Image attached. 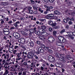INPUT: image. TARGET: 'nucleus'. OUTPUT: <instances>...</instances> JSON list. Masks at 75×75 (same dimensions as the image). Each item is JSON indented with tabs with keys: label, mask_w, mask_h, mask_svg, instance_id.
I'll return each mask as SVG.
<instances>
[{
	"label": "nucleus",
	"mask_w": 75,
	"mask_h": 75,
	"mask_svg": "<svg viewBox=\"0 0 75 75\" xmlns=\"http://www.w3.org/2000/svg\"><path fill=\"white\" fill-rule=\"evenodd\" d=\"M32 9V7L30 6H29V7H26L23 9L25 11H27L28 13L29 14H33L34 13V12L33 10H31Z\"/></svg>",
	"instance_id": "1"
},
{
	"label": "nucleus",
	"mask_w": 75,
	"mask_h": 75,
	"mask_svg": "<svg viewBox=\"0 0 75 75\" xmlns=\"http://www.w3.org/2000/svg\"><path fill=\"white\" fill-rule=\"evenodd\" d=\"M58 38L59 40H60V41L61 42L64 43V42H66L65 39L64 37V36H63L60 35L58 37Z\"/></svg>",
	"instance_id": "2"
},
{
	"label": "nucleus",
	"mask_w": 75,
	"mask_h": 75,
	"mask_svg": "<svg viewBox=\"0 0 75 75\" xmlns=\"http://www.w3.org/2000/svg\"><path fill=\"white\" fill-rule=\"evenodd\" d=\"M60 57L59 58V59L61 61L63 62L64 63H65L66 62V61L65 60V58L64 57V55L63 54H60Z\"/></svg>",
	"instance_id": "3"
},
{
	"label": "nucleus",
	"mask_w": 75,
	"mask_h": 75,
	"mask_svg": "<svg viewBox=\"0 0 75 75\" xmlns=\"http://www.w3.org/2000/svg\"><path fill=\"white\" fill-rule=\"evenodd\" d=\"M54 15L52 13L50 14L47 15L46 18L48 20H52L54 19Z\"/></svg>",
	"instance_id": "4"
},
{
	"label": "nucleus",
	"mask_w": 75,
	"mask_h": 75,
	"mask_svg": "<svg viewBox=\"0 0 75 75\" xmlns=\"http://www.w3.org/2000/svg\"><path fill=\"white\" fill-rule=\"evenodd\" d=\"M13 35L16 39H19L20 38V35L17 32L13 33Z\"/></svg>",
	"instance_id": "5"
},
{
	"label": "nucleus",
	"mask_w": 75,
	"mask_h": 75,
	"mask_svg": "<svg viewBox=\"0 0 75 75\" xmlns=\"http://www.w3.org/2000/svg\"><path fill=\"white\" fill-rule=\"evenodd\" d=\"M34 54L33 53H29L27 55V57L29 59H30L31 58H33V57H34Z\"/></svg>",
	"instance_id": "6"
},
{
	"label": "nucleus",
	"mask_w": 75,
	"mask_h": 75,
	"mask_svg": "<svg viewBox=\"0 0 75 75\" xmlns=\"http://www.w3.org/2000/svg\"><path fill=\"white\" fill-rule=\"evenodd\" d=\"M48 40L50 42H52L54 41V38L52 36H49L48 37Z\"/></svg>",
	"instance_id": "7"
},
{
	"label": "nucleus",
	"mask_w": 75,
	"mask_h": 75,
	"mask_svg": "<svg viewBox=\"0 0 75 75\" xmlns=\"http://www.w3.org/2000/svg\"><path fill=\"white\" fill-rule=\"evenodd\" d=\"M37 49L38 50V51L41 53H44V50L42 48V47L38 46L37 47Z\"/></svg>",
	"instance_id": "8"
},
{
	"label": "nucleus",
	"mask_w": 75,
	"mask_h": 75,
	"mask_svg": "<svg viewBox=\"0 0 75 75\" xmlns=\"http://www.w3.org/2000/svg\"><path fill=\"white\" fill-rule=\"evenodd\" d=\"M49 61H50V62H54L55 60V59L52 56H49L48 58Z\"/></svg>",
	"instance_id": "9"
},
{
	"label": "nucleus",
	"mask_w": 75,
	"mask_h": 75,
	"mask_svg": "<svg viewBox=\"0 0 75 75\" xmlns=\"http://www.w3.org/2000/svg\"><path fill=\"white\" fill-rule=\"evenodd\" d=\"M1 6H8V3L6 2H1Z\"/></svg>",
	"instance_id": "10"
},
{
	"label": "nucleus",
	"mask_w": 75,
	"mask_h": 75,
	"mask_svg": "<svg viewBox=\"0 0 75 75\" xmlns=\"http://www.w3.org/2000/svg\"><path fill=\"white\" fill-rule=\"evenodd\" d=\"M54 13L55 15H60L61 14V13L59 11L57 10H56L54 11Z\"/></svg>",
	"instance_id": "11"
},
{
	"label": "nucleus",
	"mask_w": 75,
	"mask_h": 75,
	"mask_svg": "<svg viewBox=\"0 0 75 75\" xmlns=\"http://www.w3.org/2000/svg\"><path fill=\"white\" fill-rule=\"evenodd\" d=\"M3 33L5 35H8L10 33V31H8V30L5 31V32H3Z\"/></svg>",
	"instance_id": "12"
},
{
	"label": "nucleus",
	"mask_w": 75,
	"mask_h": 75,
	"mask_svg": "<svg viewBox=\"0 0 75 75\" xmlns=\"http://www.w3.org/2000/svg\"><path fill=\"white\" fill-rule=\"evenodd\" d=\"M29 44L30 45V47L31 48H33V47H34V42H29Z\"/></svg>",
	"instance_id": "13"
},
{
	"label": "nucleus",
	"mask_w": 75,
	"mask_h": 75,
	"mask_svg": "<svg viewBox=\"0 0 75 75\" xmlns=\"http://www.w3.org/2000/svg\"><path fill=\"white\" fill-rule=\"evenodd\" d=\"M40 46L41 47V48H43L44 50H46V48H45V45H44L43 44L41 43L40 44Z\"/></svg>",
	"instance_id": "14"
},
{
	"label": "nucleus",
	"mask_w": 75,
	"mask_h": 75,
	"mask_svg": "<svg viewBox=\"0 0 75 75\" xmlns=\"http://www.w3.org/2000/svg\"><path fill=\"white\" fill-rule=\"evenodd\" d=\"M54 7L52 6H50V7H48L47 10H48V11H51V9L53 8Z\"/></svg>",
	"instance_id": "15"
},
{
	"label": "nucleus",
	"mask_w": 75,
	"mask_h": 75,
	"mask_svg": "<svg viewBox=\"0 0 75 75\" xmlns=\"http://www.w3.org/2000/svg\"><path fill=\"white\" fill-rule=\"evenodd\" d=\"M25 39L23 38H21V43L22 44H25Z\"/></svg>",
	"instance_id": "16"
},
{
	"label": "nucleus",
	"mask_w": 75,
	"mask_h": 75,
	"mask_svg": "<svg viewBox=\"0 0 75 75\" xmlns=\"http://www.w3.org/2000/svg\"><path fill=\"white\" fill-rule=\"evenodd\" d=\"M57 34V32L55 30L53 32V34L55 37H57V35H56Z\"/></svg>",
	"instance_id": "17"
},
{
	"label": "nucleus",
	"mask_w": 75,
	"mask_h": 75,
	"mask_svg": "<svg viewBox=\"0 0 75 75\" xmlns=\"http://www.w3.org/2000/svg\"><path fill=\"white\" fill-rule=\"evenodd\" d=\"M20 24V22L19 21L16 22L15 23L13 24V25L15 27L17 28L18 27V25L17 24Z\"/></svg>",
	"instance_id": "18"
},
{
	"label": "nucleus",
	"mask_w": 75,
	"mask_h": 75,
	"mask_svg": "<svg viewBox=\"0 0 75 75\" xmlns=\"http://www.w3.org/2000/svg\"><path fill=\"white\" fill-rule=\"evenodd\" d=\"M55 56L56 57H57L59 59L60 56V54L58 53H56L55 54Z\"/></svg>",
	"instance_id": "19"
},
{
	"label": "nucleus",
	"mask_w": 75,
	"mask_h": 75,
	"mask_svg": "<svg viewBox=\"0 0 75 75\" xmlns=\"http://www.w3.org/2000/svg\"><path fill=\"white\" fill-rule=\"evenodd\" d=\"M60 63H61V62L60 61H58L57 63L55 64V65L56 67H59V64H60Z\"/></svg>",
	"instance_id": "20"
},
{
	"label": "nucleus",
	"mask_w": 75,
	"mask_h": 75,
	"mask_svg": "<svg viewBox=\"0 0 75 75\" xmlns=\"http://www.w3.org/2000/svg\"><path fill=\"white\" fill-rule=\"evenodd\" d=\"M28 31L30 32V33H34V30L32 28L31 29H28Z\"/></svg>",
	"instance_id": "21"
},
{
	"label": "nucleus",
	"mask_w": 75,
	"mask_h": 75,
	"mask_svg": "<svg viewBox=\"0 0 75 75\" xmlns=\"http://www.w3.org/2000/svg\"><path fill=\"white\" fill-rule=\"evenodd\" d=\"M63 67H64V65H63V64H62L60 62V64H59V68H63Z\"/></svg>",
	"instance_id": "22"
},
{
	"label": "nucleus",
	"mask_w": 75,
	"mask_h": 75,
	"mask_svg": "<svg viewBox=\"0 0 75 75\" xmlns=\"http://www.w3.org/2000/svg\"><path fill=\"white\" fill-rule=\"evenodd\" d=\"M39 38L42 40H45V38L44 37L42 36H40Z\"/></svg>",
	"instance_id": "23"
},
{
	"label": "nucleus",
	"mask_w": 75,
	"mask_h": 75,
	"mask_svg": "<svg viewBox=\"0 0 75 75\" xmlns=\"http://www.w3.org/2000/svg\"><path fill=\"white\" fill-rule=\"evenodd\" d=\"M67 57L68 59L70 60V61H73L74 60V59L73 58L70 57V56L69 55L67 56V57Z\"/></svg>",
	"instance_id": "24"
},
{
	"label": "nucleus",
	"mask_w": 75,
	"mask_h": 75,
	"mask_svg": "<svg viewBox=\"0 0 75 75\" xmlns=\"http://www.w3.org/2000/svg\"><path fill=\"white\" fill-rule=\"evenodd\" d=\"M35 34H36L37 35H40L41 34V32H40L38 31H36V32H35Z\"/></svg>",
	"instance_id": "25"
},
{
	"label": "nucleus",
	"mask_w": 75,
	"mask_h": 75,
	"mask_svg": "<svg viewBox=\"0 0 75 75\" xmlns=\"http://www.w3.org/2000/svg\"><path fill=\"white\" fill-rule=\"evenodd\" d=\"M48 30L50 32V33H52V32L53 31V29H52V28H49Z\"/></svg>",
	"instance_id": "26"
},
{
	"label": "nucleus",
	"mask_w": 75,
	"mask_h": 75,
	"mask_svg": "<svg viewBox=\"0 0 75 75\" xmlns=\"http://www.w3.org/2000/svg\"><path fill=\"white\" fill-rule=\"evenodd\" d=\"M3 56H4V59H6V58H7V56H6V54H2V58H3Z\"/></svg>",
	"instance_id": "27"
},
{
	"label": "nucleus",
	"mask_w": 75,
	"mask_h": 75,
	"mask_svg": "<svg viewBox=\"0 0 75 75\" xmlns=\"http://www.w3.org/2000/svg\"><path fill=\"white\" fill-rule=\"evenodd\" d=\"M5 31H10V29L8 28H4V30L3 32H5Z\"/></svg>",
	"instance_id": "28"
},
{
	"label": "nucleus",
	"mask_w": 75,
	"mask_h": 75,
	"mask_svg": "<svg viewBox=\"0 0 75 75\" xmlns=\"http://www.w3.org/2000/svg\"><path fill=\"white\" fill-rule=\"evenodd\" d=\"M22 54H23V59H25V58L27 57V56H26V55H24V52H22Z\"/></svg>",
	"instance_id": "29"
},
{
	"label": "nucleus",
	"mask_w": 75,
	"mask_h": 75,
	"mask_svg": "<svg viewBox=\"0 0 75 75\" xmlns=\"http://www.w3.org/2000/svg\"><path fill=\"white\" fill-rule=\"evenodd\" d=\"M42 9L41 8H39L38 9V11H40L41 13H43V12H44V11L43 10H42Z\"/></svg>",
	"instance_id": "30"
},
{
	"label": "nucleus",
	"mask_w": 75,
	"mask_h": 75,
	"mask_svg": "<svg viewBox=\"0 0 75 75\" xmlns=\"http://www.w3.org/2000/svg\"><path fill=\"white\" fill-rule=\"evenodd\" d=\"M23 64L24 66H28V64H27V62H24L23 63Z\"/></svg>",
	"instance_id": "31"
},
{
	"label": "nucleus",
	"mask_w": 75,
	"mask_h": 75,
	"mask_svg": "<svg viewBox=\"0 0 75 75\" xmlns=\"http://www.w3.org/2000/svg\"><path fill=\"white\" fill-rule=\"evenodd\" d=\"M41 27L43 29V30H45L46 29V27L44 25H42L41 26Z\"/></svg>",
	"instance_id": "32"
},
{
	"label": "nucleus",
	"mask_w": 75,
	"mask_h": 75,
	"mask_svg": "<svg viewBox=\"0 0 75 75\" xmlns=\"http://www.w3.org/2000/svg\"><path fill=\"white\" fill-rule=\"evenodd\" d=\"M46 34V32H41L40 34L41 35H43V36H45V35Z\"/></svg>",
	"instance_id": "33"
},
{
	"label": "nucleus",
	"mask_w": 75,
	"mask_h": 75,
	"mask_svg": "<svg viewBox=\"0 0 75 75\" xmlns=\"http://www.w3.org/2000/svg\"><path fill=\"white\" fill-rule=\"evenodd\" d=\"M40 21H42V22H44V21H46V19H40L39 20Z\"/></svg>",
	"instance_id": "34"
},
{
	"label": "nucleus",
	"mask_w": 75,
	"mask_h": 75,
	"mask_svg": "<svg viewBox=\"0 0 75 75\" xmlns=\"http://www.w3.org/2000/svg\"><path fill=\"white\" fill-rule=\"evenodd\" d=\"M48 23L50 25H52V23H53V21H49Z\"/></svg>",
	"instance_id": "35"
},
{
	"label": "nucleus",
	"mask_w": 75,
	"mask_h": 75,
	"mask_svg": "<svg viewBox=\"0 0 75 75\" xmlns=\"http://www.w3.org/2000/svg\"><path fill=\"white\" fill-rule=\"evenodd\" d=\"M56 25H57V23H52V27H55V26H56Z\"/></svg>",
	"instance_id": "36"
},
{
	"label": "nucleus",
	"mask_w": 75,
	"mask_h": 75,
	"mask_svg": "<svg viewBox=\"0 0 75 75\" xmlns=\"http://www.w3.org/2000/svg\"><path fill=\"white\" fill-rule=\"evenodd\" d=\"M68 34L69 35V37H72V35H71V34H72V32H68Z\"/></svg>",
	"instance_id": "37"
},
{
	"label": "nucleus",
	"mask_w": 75,
	"mask_h": 75,
	"mask_svg": "<svg viewBox=\"0 0 75 75\" xmlns=\"http://www.w3.org/2000/svg\"><path fill=\"white\" fill-rule=\"evenodd\" d=\"M21 59V58L20 57L19 58H16V62L17 63H18V60L19 61Z\"/></svg>",
	"instance_id": "38"
},
{
	"label": "nucleus",
	"mask_w": 75,
	"mask_h": 75,
	"mask_svg": "<svg viewBox=\"0 0 75 75\" xmlns=\"http://www.w3.org/2000/svg\"><path fill=\"white\" fill-rule=\"evenodd\" d=\"M48 10L47 9L46 11L44 12V13L45 14H47L48 13Z\"/></svg>",
	"instance_id": "39"
},
{
	"label": "nucleus",
	"mask_w": 75,
	"mask_h": 75,
	"mask_svg": "<svg viewBox=\"0 0 75 75\" xmlns=\"http://www.w3.org/2000/svg\"><path fill=\"white\" fill-rule=\"evenodd\" d=\"M34 57L36 59H38V56H37L36 55H34Z\"/></svg>",
	"instance_id": "40"
},
{
	"label": "nucleus",
	"mask_w": 75,
	"mask_h": 75,
	"mask_svg": "<svg viewBox=\"0 0 75 75\" xmlns=\"http://www.w3.org/2000/svg\"><path fill=\"white\" fill-rule=\"evenodd\" d=\"M65 29H63L60 32V34H62V33H64L65 32Z\"/></svg>",
	"instance_id": "41"
},
{
	"label": "nucleus",
	"mask_w": 75,
	"mask_h": 75,
	"mask_svg": "<svg viewBox=\"0 0 75 75\" xmlns=\"http://www.w3.org/2000/svg\"><path fill=\"white\" fill-rule=\"evenodd\" d=\"M1 24H4V20H3V19H1Z\"/></svg>",
	"instance_id": "42"
},
{
	"label": "nucleus",
	"mask_w": 75,
	"mask_h": 75,
	"mask_svg": "<svg viewBox=\"0 0 75 75\" xmlns=\"http://www.w3.org/2000/svg\"><path fill=\"white\" fill-rule=\"evenodd\" d=\"M8 73H9V72L8 71V70H6L5 71V73L6 75H7V74H8Z\"/></svg>",
	"instance_id": "43"
},
{
	"label": "nucleus",
	"mask_w": 75,
	"mask_h": 75,
	"mask_svg": "<svg viewBox=\"0 0 75 75\" xmlns=\"http://www.w3.org/2000/svg\"><path fill=\"white\" fill-rule=\"evenodd\" d=\"M54 0H48V1L50 2V3H53L54 2Z\"/></svg>",
	"instance_id": "44"
},
{
	"label": "nucleus",
	"mask_w": 75,
	"mask_h": 75,
	"mask_svg": "<svg viewBox=\"0 0 75 75\" xmlns=\"http://www.w3.org/2000/svg\"><path fill=\"white\" fill-rule=\"evenodd\" d=\"M48 51L49 53H50V54H52V50H51L49 49V50H48Z\"/></svg>",
	"instance_id": "45"
},
{
	"label": "nucleus",
	"mask_w": 75,
	"mask_h": 75,
	"mask_svg": "<svg viewBox=\"0 0 75 75\" xmlns=\"http://www.w3.org/2000/svg\"><path fill=\"white\" fill-rule=\"evenodd\" d=\"M27 74V72H25V71H23L22 74V75H26V74Z\"/></svg>",
	"instance_id": "46"
},
{
	"label": "nucleus",
	"mask_w": 75,
	"mask_h": 75,
	"mask_svg": "<svg viewBox=\"0 0 75 75\" xmlns=\"http://www.w3.org/2000/svg\"><path fill=\"white\" fill-rule=\"evenodd\" d=\"M71 35H72V36H75V32H71Z\"/></svg>",
	"instance_id": "47"
},
{
	"label": "nucleus",
	"mask_w": 75,
	"mask_h": 75,
	"mask_svg": "<svg viewBox=\"0 0 75 75\" xmlns=\"http://www.w3.org/2000/svg\"><path fill=\"white\" fill-rule=\"evenodd\" d=\"M25 55H27V54H28V51H26L24 53Z\"/></svg>",
	"instance_id": "48"
},
{
	"label": "nucleus",
	"mask_w": 75,
	"mask_h": 75,
	"mask_svg": "<svg viewBox=\"0 0 75 75\" xmlns=\"http://www.w3.org/2000/svg\"><path fill=\"white\" fill-rule=\"evenodd\" d=\"M66 62L67 65H69L70 64V62H69V61H67Z\"/></svg>",
	"instance_id": "49"
},
{
	"label": "nucleus",
	"mask_w": 75,
	"mask_h": 75,
	"mask_svg": "<svg viewBox=\"0 0 75 75\" xmlns=\"http://www.w3.org/2000/svg\"><path fill=\"white\" fill-rule=\"evenodd\" d=\"M63 21L65 23H67V20L66 19H64L63 20Z\"/></svg>",
	"instance_id": "50"
},
{
	"label": "nucleus",
	"mask_w": 75,
	"mask_h": 75,
	"mask_svg": "<svg viewBox=\"0 0 75 75\" xmlns=\"http://www.w3.org/2000/svg\"><path fill=\"white\" fill-rule=\"evenodd\" d=\"M6 57H7L6 59H8V58H9V54H6Z\"/></svg>",
	"instance_id": "51"
},
{
	"label": "nucleus",
	"mask_w": 75,
	"mask_h": 75,
	"mask_svg": "<svg viewBox=\"0 0 75 75\" xmlns=\"http://www.w3.org/2000/svg\"><path fill=\"white\" fill-rule=\"evenodd\" d=\"M59 26H57L56 27L54 28V29H58L59 28Z\"/></svg>",
	"instance_id": "52"
},
{
	"label": "nucleus",
	"mask_w": 75,
	"mask_h": 75,
	"mask_svg": "<svg viewBox=\"0 0 75 75\" xmlns=\"http://www.w3.org/2000/svg\"><path fill=\"white\" fill-rule=\"evenodd\" d=\"M31 20H33L34 21H35V20H36V18H34L33 19V18H31Z\"/></svg>",
	"instance_id": "53"
},
{
	"label": "nucleus",
	"mask_w": 75,
	"mask_h": 75,
	"mask_svg": "<svg viewBox=\"0 0 75 75\" xmlns=\"http://www.w3.org/2000/svg\"><path fill=\"white\" fill-rule=\"evenodd\" d=\"M68 23L69 25H71L72 24V22L71 21H69V22Z\"/></svg>",
	"instance_id": "54"
},
{
	"label": "nucleus",
	"mask_w": 75,
	"mask_h": 75,
	"mask_svg": "<svg viewBox=\"0 0 75 75\" xmlns=\"http://www.w3.org/2000/svg\"><path fill=\"white\" fill-rule=\"evenodd\" d=\"M34 13L35 14H38V11H35L34 12Z\"/></svg>",
	"instance_id": "55"
},
{
	"label": "nucleus",
	"mask_w": 75,
	"mask_h": 75,
	"mask_svg": "<svg viewBox=\"0 0 75 75\" xmlns=\"http://www.w3.org/2000/svg\"><path fill=\"white\" fill-rule=\"evenodd\" d=\"M44 68L43 67H41V70L42 71H44Z\"/></svg>",
	"instance_id": "56"
},
{
	"label": "nucleus",
	"mask_w": 75,
	"mask_h": 75,
	"mask_svg": "<svg viewBox=\"0 0 75 75\" xmlns=\"http://www.w3.org/2000/svg\"><path fill=\"white\" fill-rule=\"evenodd\" d=\"M71 14V15H72V16H74V15H75V12H72Z\"/></svg>",
	"instance_id": "57"
},
{
	"label": "nucleus",
	"mask_w": 75,
	"mask_h": 75,
	"mask_svg": "<svg viewBox=\"0 0 75 75\" xmlns=\"http://www.w3.org/2000/svg\"><path fill=\"white\" fill-rule=\"evenodd\" d=\"M61 44V43L59 42H58L57 43V45L59 46L61 45V44Z\"/></svg>",
	"instance_id": "58"
},
{
	"label": "nucleus",
	"mask_w": 75,
	"mask_h": 75,
	"mask_svg": "<svg viewBox=\"0 0 75 75\" xmlns=\"http://www.w3.org/2000/svg\"><path fill=\"white\" fill-rule=\"evenodd\" d=\"M28 29L27 28H26L24 30L26 32H28Z\"/></svg>",
	"instance_id": "59"
},
{
	"label": "nucleus",
	"mask_w": 75,
	"mask_h": 75,
	"mask_svg": "<svg viewBox=\"0 0 75 75\" xmlns=\"http://www.w3.org/2000/svg\"><path fill=\"white\" fill-rule=\"evenodd\" d=\"M21 33L22 34H23V35H25V33H24V32H23V31H21Z\"/></svg>",
	"instance_id": "60"
},
{
	"label": "nucleus",
	"mask_w": 75,
	"mask_h": 75,
	"mask_svg": "<svg viewBox=\"0 0 75 75\" xmlns=\"http://www.w3.org/2000/svg\"><path fill=\"white\" fill-rule=\"evenodd\" d=\"M70 20V18H66V20L68 22V21H69Z\"/></svg>",
	"instance_id": "61"
},
{
	"label": "nucleus",
	"mask_w": 75,
	"mask_h": 75,
	"mask_svg": "<svg viewBox=\"0 0 75 75\" xmlns=\"http://www.w3.org/2000/svg\"><path fill=\"white\" fill-rule=\"evenodd\" d=\"M36 43L38 44H40V41H37Z\"/></svg>",
	"instance_id": "62"
},
{
	"label": "nucleus",
	"mask_w": 75,
	"mask_h": 75,
	"mask_svg": "<svg viewBox=\"0 0 75 75\" xmlns=\"http://www.w3.org/2000/svg\"><path fill=\"white\" fill-rule=\"evenodd\" d=\"M45 48L46 49V50H49V47H45Z\"/></svg>",
	"instance_id": "63"
},
{
	"label": "nucleus",
	"mask_w": 75,
	"mask_h": 75,
	"mask_svg": "<svg viewBox=\"0 0 75 75\" xmlns=\"http://www.w3.org/2000/svg\"><path fill=\"white\" fill-rule=\"evenodd\" d=\"M30 1L31 2V3H32L33 4L35 3V1H33V0H30Z\"/></svg>",
	"instance_id": "64"
}]
</instances>
